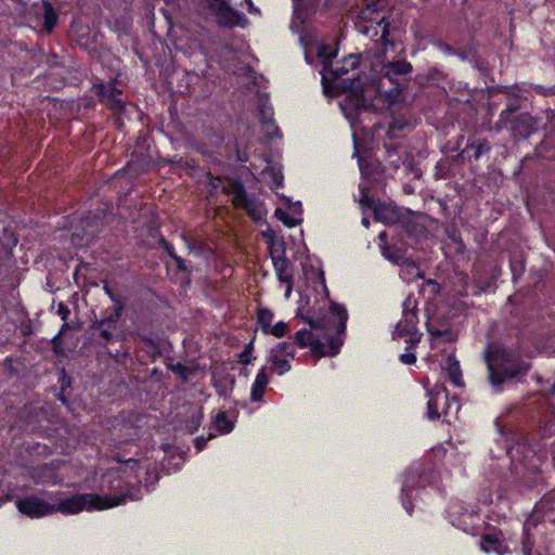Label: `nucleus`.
<instances>
[{
  "label": "nucleus",
  "instance_id": "a211bd4d",
  "mask_svg": "<svg viewBox=\"0 0 555 555\" xmlns=\"http://www.w3.org/2000/svg\"><path fill=\"white\" fill-rule=\"evenodd\" d=\"M218 16V23L222 27L232 28L234 26H244V15L232 9L229 2H221L220 5L211 9Z\"/></svg>",
  "mask_w": 555,
  "mask_h": 555
},
{
  "label": "nucleus",
  "instance_id": "69168bd1",
  "mask_svg": "<svg viewBox=\"0 0 555 555\" xmlns=\"http://www.w3.org/2000/svg\"><path fill=\"white\" fill-rule=\"evenodd\" d=\"M262 237L264 238L267 245H269V242H274L279 238L272 229L262 231Z\"/></svg>",
  "mask_w": 555,
  "mask_h": 555
},
{
  "label": "nucleus",
  "instance_id": "052dcab7",
  "mask_svg": "<svg viewBox=\"0 0 555 555\" xmlns=\"http://www.w3.org/2000/svg\"><path fill=\"white\" fill-rule=\"evenodd\" d=\"M253 359H254L253 353H250L249 351H246L245 349H243L237 356V362L243 365L250 364Z\"/></svg>",
  "mask_w": 555,
  "mask_h": 555
},
{
  "label": "nucleus",
  "instance_id": "bb28decb",
  "mask_svg": "<svg viewBox=\"0 0 555 555\" xmlns=\"http://www.w3.org/2000/svg\"><path fill=\"white\" fill-rule=\"evenodd\" d=\"M267 362L269 363V370L276 373L279 376H282L292 370L291 361L280 354H276V352H269Z\"/></svg>",
  "mask_w": 555,
  "mask_h": 555
},
{
  "label": "nucleus",
  "instance_id": "393cba45",
  "mask_svg": "<svg viewBox=\"0 0 555 555\" xmlns=\"http://www.w3.org/2000/svg\"><path fill=\"white\" fill-rule=\"evenodd\" d=\"M222 192L227 195H233L232 204L234 207H238L240 203L248 196L244 183L238 178L230 179L229 184L222 189Z\"/></svg>",
  "mask_w": 555,
  "mask_h": 555
},
{
  "label": "nucleus",
  "instance_id": "2eb2a0df",
  "mask_svg": "<svg viewBox=\"0 0 555 555\" xmlns=\"http://www.w3.org/2000/svg\"><path fill=\"white\" fill-rule=\"evenodd\" d=\"M257 109L259 121L261 124V128L264 132V135L268 139L282 138V131L276 125V121L274 119L273 107L270 104L267 95L264 98L259 99Z\"/></svg>",
  "mask_w": 555,
  "mask_h": 555
},
{
  "label": "nucleus",
  "instance_id": "dca6fc26",
  "mask_svg": "<svg viewBox=\"0 0 555 555\" xmlns=\"http://www.w3.org/2000/svg\"><path fill=\"white\" fill-rule=\"evenodd\" d=\"M93 91L99 98V101L111 109L122 111L125 108V103L120 99L121 90L118 89L114 82L94 83Z\"/></svg>",
  "mask_w": 555,
  "mask_h": 555
},
{
  "label": "nucleus",
  "instance_id": "aec40b11",
  "mask_svg": "<svg viewBox=\"0 0 555 555\" xmlns=\"http://www.w3.org/2000/svg\"><path fill=\"white\" fill-rule=\"evenodd\" d=\"M134 339L141 344L140 350L144 353L143 357L151 361L155 362L158 358L162 357V349L153 337L144 333H135Z\"/></svg>",
  "mask_w": 555,
  "mask_h": 555
},
{
  "label": "nucleus",
  "instance_id": "cd10ccee",
  "mask_svg": "<svg viewBox=\"0 0 555 555\" xmlns=\"http://www.w3.org/2000/svg\"><path fill=\"white\" fill-rule=\"evenodd\" d=\"M525 103V100L521 98H513L508 99V101L505 104L504 109L501 112L499 116L498 124L508 121L509 119L516 117L518 114H520V109L522 107V104Z\"/></svg>",
  "mask_w": 555,
  "mask_h": 555
},
{
  "label": "nucleus",
  "instance_id": "ddd939ff",
  "mask_svg": "<svg viewBox=\"0 0 555 555\" xmlns=\"http://www.w3.org/2000/svg\"><path fill=\"white\" fill-rule=\"evenodd\" d=\"M427 412L426 417L429 421H437L443 417V422L449 424L447 420L449 409V391L447 387H435L427 391Z\"/></svg>",
  "mask_w": 555,
  "mask_h": 555
},
{
  "label": "nucleus",
  "instance_id": "13d9d810",
  "mask_svg": "<svg viewBox=\"0 0 555 555\" xmlns=\"http://www.w3.org/2000/svg\"><path fill=\"white\" fill-rule=\"evenodd\" d=\"M202 418H203V415L201 413H198L197 415H193L188 421V428L191 430V433H194L198 429V427L201 426Z\"/></svg>",
  "mask_w": 555,
  "mask_h": 555
},
{
  "label": "nucleus",
  "instance_id": "4468645a",
  "mask_svg": "<svg viewBox=\"0 0 555 555\" xmlns=\"http://www.w3.org/2000/svg\"><path fill=\"white\" fill-rule=\"evenodd\" d=\"M461 141L456 142V146H453V152L460 150V152L453 156V164L457 162H476L479 160L483 155L488 154L491 150L490 142L486 138H470L467 140L464 147H461Z\"/></svg>",
  "mask_w": 555,
  "mask_h": 555
},
{
  "label": "nucleus",
  "instance_id": "8fccbe9b",
  "mask_svg": "<svg viewBox=\"0 0 555 555\" xmlns=\"http://www.w3.org/2000/svg\"><path fill=\"white\" fill-rule=\"evenodd\" d=\"M513 282H516L525 272V264L522 262H515L511 260L509 262Z\"/></svg>",
  "mask_w": 555,
  "mask_h": 555
},
{
  "label": "nucleus",
  "instance_id": "72a5a7b5",
  "mask_svg": "<svg viewBox=\"0 0 555 555\" xmlns=\"http://www.w3.org/2000/svg\"><path fill=\"white\" fill-rule=\"evenodd\" d=\"M166 367L168 371L178 375L181 383H186L191 375H195L197 373V366H186L180 362L176 364L166 363Z\"/></svg>",
  "mask_w": 555,
  "mask_h": 555
},
{
  "label": "nucleus",
  "instance_id": "6e6d98bb",
  "mask_svg": "<svg viewBox=\"0 0 555 555\" xmlns=\"http://www.w3.org/2000/svg\"><path fill=\"white\" fill-rule=\"evenodd\" d=\"M158 243L171 259L178 255L173 245L168 242L162 234L159 236Z\"/></svg>",
  "mask_w": 555,
  "mask_h": 555
},
{
  "label": "nucleus",
  "instance_id": "c03bdc74",
  "mask_svg": "<svg viewBox=\"0 0 555 555\" xmlns=\"http://www.w3.org/2000/svg\"><path fill=\"white\" fill-rule=\"evenodd\" d=\"M360 193H361V199H360L361 205L371 209L372 211H374L375 208L377 207V205H379V203H382L380 201H376L373 196H371L369 190L365 188H360Z\"/></svg>",
  "mask_w": 555,
  "mask_h": 555
},
{
  "label": "nucleus",
  "instance_id": "37998d69",
  "mask_svg": "<svg viewBox=\"0 0 555 555\" xmlns=\"http://www.w3.org/2000/svg\"><path fill=\"white\" fill-rule=\"evenodd\" d=\"M404 232L406 236L412 238H418L420 236L425 234L426 229L423 225L417 224L414 221H408L403 224Z\"/></svg>",
  "mask_w": 555,
  "mask_h": 555
},
{
  "label": "nucleus",
  "instance_id": "864d4df0",
  "mask_svg": "<svg viewBox=\"0 0 555 555\" xmlns=\"http://www.w3.org/2000/svg\"><path fill=\"white\" fill-rule=\"evenodd\" d=\"M117 322H118V319H115L113 314H108L107 317H104L102 318L99 322H98V326L96 327H107V328H112V330H116L117 328Z\"/></svg>",
  "mask_w": 555,
  "mask_h": 555
},
{
  "label": "nucleus",
  "instance_id": "f8f14e48",
  "mask_svg": "<svg viewBox=\"0 0 555 555\" xmlns=\"http://www.w3.org/2000/svg\"><path fill=\"white\" fill-rule=\"evenodd\" d=\"M15 505L22 515L31 519H39L54 514L53 503L36 494L18 498L15 501Z\"/></svg>",
  "mask_w": 555,
  "mask_h": 555
},
{
  "label": "nucleus",
  "instance_id": "f257e3e1",
  "mask_svg": "<svg viewBox=\"0 0 555 555\" xmlns=\"http://www.w3.org/2000/svg\"><path fill=\"white\" fill-rule=\"evenodd\" d=\"M349 72H320L323 93L328 98L346 94L340 107L346 117L353 118L362 111H375L376 100L387 107L399 103L402 96V85L398 77L410 72H373L370 79L366 72H358L354 77H347Z\"/></svg>",
  "mask_w": 555,
  "mask_h": 555
},
{
  "label": "nucleus",
  "instance_id": "a19ab883",
  "mask_svg": "<svg viewBox=\"0 0 555 555\" xmlns=\"http://www.w3.org/2000/svg\"><path fill=\"white\" fill-rule=\"evenodd\" d=\"M274 216L278 220H280L285 227L292 229L301 222V219H297L288 215L283 208L278 207L274 211Z\"/></svg>",
  "mask_w": 555,
  "mask_h": 555
},
{
  "label": "nucleus",
  "instance_id": "a878e982",
  "mask_svg": "<svg viewBox=\"0 0 555 555\" xmlns=\"http://www.w3.org/2000/svg\"><path fill=\"white\" fill-rule=\"evenodd\" d=\"M237 208H243L255 222L260 221L264 216L263 204L249 196H247L245 201H242Z\"/></svg>",
  "mask_w": 555,
  "mask_h": 555
},
{
  "label": "nucleus",
  "instance_id": "4c0bfd02",
  "mask_svg": "<svg viewBox=\"0 0 555 555\" xmlns=\"http://www.w3.org/2000/svg\"><path fill=\"white\" fill-rule=\"evenodd\" d=\"M534 154L544 159L555 158V146H553L548 139L542 140L540 145L535 146Z\"/></svg>",
  "mask_w": 555,
  "mask_h": 555
},
{
  "label": "nucleus",
  "instance_id": "a18cd8bd",
  "mask_svg": "<svg viewBox=\"0 0 555 555\" xmlns=\"http://www.w3.org/2000/svg\"><path fill=\"white\" fill-rule=\"evenodd\" d=\"M99 330V339L102 340L105 345L109 343H115L119 340L120 335L114 334L112 328L107 327H98Z\"/></svg>",
  "mask_w": 555,
  "mask_h": 555
},
{
  "label": "nucleus",
  "instance_id": "bf43d9fd",
  "mask_svg": "<svg viewBox=\"0 0 555 555\" xmlns=\"http://www.w3.org/2000/svg\"><path fill=\"white\" fill-rule=\"evenodd\" d=\"M447 454V449L440 444L431 449V456L438 463L440 460H442Z\"/></svg>",
  "mask_w": 555,
  "mask_h": 555
},
{
  "label": "nucleus",
  "instance_id": "f704fd0d",
  "mask_svg": "<svg viewBox=\"0 0 555 555\" xmlns=\"http://www.w3.org/2000/svg\"><path fill=\"white\" fill-rule=\"evenodd\" d=\"M274 318V313L271 309L261 307L257 311V324L261 328V332L263 334L267 333V331L271 327L272 321Z\"/></svg>",
  "mask_w": 555,
  "mask_h": 555
},
{
  "label": "nucleus",
  "instance_id": "c756f323",
  "mask_svg": "<svg viewBox=\"0 0 555 555\" xmlns=\"http://www.w3.org/2000/svg\"><path fill=\"white\" fill-rule=\"evenodd\" d=\"M272 264L279 282H289L292 274V263L287 257L273 258Z\"/></svg>",
  "mask_w": 555,
  "mask_h": 555
},
{
  "label": "nucleus",
  "instance_id": "5701e85b",
  "mask_svg": "<svg viewBox=\"0 0 555 555\" xmlns=\"http://www.w3.org/2000/svg\"><path fill=\"white\" fill-rule=\"evenodd\" d=\"M34 478L38 482L57 485L61 478L57 475L56 467L52 463H44L34 469Z\"/></svg>",
  "mask_w": 555,
  "mask_h": 555
},
{
  "label": "nucleus",
  "instance_id": "6e6552de",
  "mask_svg": "<svg viewBox=\"0 0 555 555\" xmlns=\"http://www.w3.org/2000/svg\"><path fill=\"white\" fill-rule=\"evenodd\" d=\"M417 299L414 294H409L402 302V320L396 325L395 337H408L405 339L406 349L416 348L421 334L417 331L418 309Z\"/></svg>",
  "mask_w": 555,
  "mask_h": 555
},
{
  "label": "nucleus",
  "instance_id": "9b49d317",
  "mask_svg": "<svg viewBox=\"0 0 555 555\" xmlns=\"http://www.w3.org/2000/svg\"><path fill=\"white\" fill-rule=\"evenodd\" d=\"M499 130L509 132L515 142L525 141L539 129V119L529 113H520L508 121L498 124Z\"/></svg>",
  "mask_w": 555,
  "mask_h": 555
},
{
  "label": "nucleus",
  "instance_id": "3c124183",
  "mask_svg": "<svg viewBox=\"0 0 555 555\" xmlns=\"http://www.w3.org/2000/svg\"><path fill=\"white\" fill-rule=\"evenodd\" d=\"M462 385L463 379L460 362L453 357V386L461 387Z\"/></svg>",
  "mask_w": 555,
  "mask_h": 555
},
{
  "label": "nucleus",
  "instance_id": "ea45409f",
  "mask_svg": "<svg viewBox=\"0 0 555 555\" xmlns=\"http://www.w3.org/2000/svg\"><path fill=\"white\" fill-rule=\"evenodd\" d=\"M460 105L464 106V109L467 111L469 116H475L476 115L477 109H476L475 104L470 100L469 95L465 100H461L459 98H454L453 96V104H452V107H453V120L455 119V114L460 109L459 108Z\"/></svg>",
  "mask_w": 555,
  "mask_h": 555
},
{
  "label": "nucleus",
  "instance_id": "e433bc0d",
  "mask_svg": "<svg viewBox=\"0 0 555 555\" xmlns=\"http://www.w3.org/2000/svg\"><path fill=\"white\" fill-rule=\"evenodd\" d=\"M402 167L406 175H412L414 179H420L422 177V169L420 167V163L415 162L414 158L406 152H404Z\"/></svg>",
  "mask_w": 555,
  "mask_h": 555
},
{
  "label": "nucleus",
  "instance_id": "0e129e2a",
  "mask_svg": "<svg viewBox=\"0 0 555 555\" xmlns=\"http://www.w3.org/2000/svg\"><path fill=\"white\" fill-rule=\"evenodd\" d=\"M173 261L176 262V266H177V270L179 272H185L188 271V267H186V262L185 260L180 257L179 255H177L176 257L172 258Z\"/></svg>",
  "mask_w": 555,
  "mask_h": 555
},
{
  "label": "nucleus",
  "instance_id": "c85d7f7f",
  "mask_svg": "<svg viewBox=\"0 0 555 555\" xmlns=\"http://www.w3.org/2000/svg\"><path fill=\"white\" fill-rule=\"evenodd\" d=\"M41 8H42V16H43L42 28L46 33L50 34L53 31V29L57 23L59 16L50 1L42 0Z\"/></svg>",
  "mask_w": 555,
  "mask_h": 555
},
{
  "label": "nucleus",
  "instance_id": "7c9ffc66",
  "mask_svg": "<svg viewBox=\"0 0 555 555\" xmlns=\"http://www.w3.org/2000/svg\"><path fill=\"white\" fill-rule=\"evenodd\" d=\"M57 383L60 385V392L56 395V398L62 404L68 406L69 399L67 396V389H72L73 378L70 375H68V373L66 372L65 369L61 370V372L59 374Z\"/></svg>",
  "mask_w": 555,
  "mask_h": 555
},
{
  "label": "nucleus",
  "instance_id": "4d7b16f0",
  "mask_svg": "<svg viewBox=\"0 0 555 555\" xmlns=\"http://www.w3.org/2000/svg\"><path fill=\"white\" fill-rule=\"evenodd\" d=\"M215 438V435L209 434L208 437L198 436L194 439V447L199 452L203 451L207 444V441Z\"/></svg>",
  "mask_w": 555,
  "mask_h": 555
},
{
  "label": "nucleus",
  "instance_id": "79ce46f5",
  "mask_svg": "<svg viewBox=\"0 0 555 555\" xmlns=\"http://www.w3.org/2000/svg\"><path fill=\"white\" fill-rule=\"evenodd\" d=\"M270 352H276L281 357H288L291 359L295 358V349L293 345L288 341H282L276 344L273 348H271Z\"/></svg>",
  "mask_w": 555,
  "mask_h": 555
},
{
  "label": "nucleus",
  "instance_id": "603ef678",
  "mask_svg": "<svg viewBox=\"0 0 555 555\" xmlns=\"http://www.w3.org/2000/svg\"><path fill=\"white\" fill-rule=\"evenodd\" d=\"M414 350H415V348L410 349V350H408L405 348L406 352L400 354V357H399L400 362L403 363V364H406V365L415 364L417 358H416V354H415Z\"/></svg>",
  "mask_w": 555,
  "mask_h": 555
},
{
  "label": "nucleus",
  "instance_id": "7ed1b4c3",
  "mask_svg": "<svg viewBox=\"0 0 555 555\" xmlns=\"http://www.w3.org/2000/svg\"><path fill=\"white\" fill-rule=\"evenodd\" d=\"M320 0H293L294 15L292 28L300 34V42L305 48V57L308 64L313 66H322L321 69H334L332 60L336 56L337 51L332 46L319 43L309 37L304 25L315 13Z\"/></svg>",
  "mask_w": 555,
  "mask_h": 555
},
{
  "label": "nucleus",
  "instance_id": "4be33fe9",
  "mask_svg": "<svg viewBox=\"0 0 555 555\" xmlns=\"http://www.w3.org/2000/svg\"><path fill=\"white\" fill-rule=\"evenodd\" d=\"M384 147L386 167L397 171L402 166L405 151L401 153L402 147L392 142L385 143Z\"/></svg>",
  "mask_w": 555,
  "mask_h": 555
},
{
  "label": "nucleus",
  "instance_id": "338daca9",
  "mask_svg": "<svg viewBox=\"0 0 555 555\" xmlns=\"http://www.w3.org/2000/svg\"><path fill=\"white\" fill-rule=\"evenodd\" d=\"M103 291H104V293L108 296V298H109L112 301H115V300H117V299H119V298H120V296H119V295H117V294H116V293H115V292H114V291H113V289L107 285V283H105V284L103 285Z\"/></svg>",
  "mask_w": 555,
  "mask_h": 555
},
{
  "label": "nucleus",
  "instance_id": "0eeeda50",
  "mask_svg": "<svg viewBox=\"0 0 555 555\" xmlns=\"http://www.w3.org/2000/svg\"><path fill=\"white\" fill-rule=\"evenodd\" d=\"M436 463L430 464L428 467L413 468L410 467L404 476L401 487V501L402 506L409 515H412V492L416 489L434 486L440 480V474L436 468Z\"/></svg>",
  "mask_w": 555,
  "mask_h": 555
},
{
  "label": "nucleus",
  "instance_id": "e2e57ef3",
  "mask_svg": "<svg viewBox=\"0 0 555 555\" xmlns=\"http://www.w3.org/2000/svg\"><path fill=\"white\" fill-rule=\"evenodd\" d=\"M57 314L64 322H66L70 314V310L64 302H60L57 305Z\"/></svg>",
  "mask_w": 555,
  "mask_h": 555
},
{
  "label": "nucleus",
  "instance_id": "49530a36",
  "mask_svg": "<svg viewBox=\"0 0 555 555\" xmlns=\"http://www.w3.org/2000/svg\"><path fill=\"white\" fill-rule=\"evenodd\" d=\"M287 332L288 324L285 323L284 321H280L275 323L273 326L271 325V327L267 331L264 335H272L276 338H282L287 334Z\"/></svg>",
  "mask_w": 555,
  "mask_h": 555
},
{
  "label": "nucleus",
  "instance_id": "de8ad7c7",
  "mask_svg": "<svg viewBox=\"0 0 555 555\" xmlns=\"http://www.w3.org/2000/svg\"><path fill=\"white\" fill-rule=\"evenodd\" d=\"M451 172V162L447 158L444 160H440L436 165L435 176L437 178H448Z\"/></svg>",
  "mask_w": 555,
  "mask_h": 555
},
{
  "label": "nucleus",
  "instance_id": "423d86ee",
  "mask_svg": "<svg viewBox=\"0 0 555 555\" xmlns=\"http://www.w3.org/2000/svg\"><path fill=\"white\" fill-rule=\"evenodd\" d=\"M427 331L430 335L431 347L440 350V344L451 343V310L448 307H436L431 314H428L426 322ZM443 358L441 361L442 372L447 378L451 379V353H447L446 348H441Z\"/></svg>",
  "mask_w": 555,
  "mask_h": 555
},
{
  "label": "nucleus",
  "instance_id": "b1692460",
  "mask_svg": "<svg viewBox=\"0 0 555 555\" xmlns=\"http://www.w3.org/2000/svg\"><path fill=\"white\" fill-rule=\"evenodd\" d=\"M268 384H269V376L267 374V367L262 366L257 372L255 380L251 385L250 400L253 402H259L263 399Z\"/></svg>",
  "mask_w": 555,
  "mask_h": 555
},
{
  "label": "nucleus",
  "instance_id": "774afa93",
  "mask_svg": "<svg viewBox=\"0 0 555 555\" xmlns=\"http://www.w3.org/2000/svg\"><path fill=\"white\" fill-rule=\"evenodd\" d=\"M457 55L462 59V60H466V59H475V52L472 50V49H468V50H464L460 53H457Z\"/></svg>",
  "mask_w": 555,
  "mask_h": 555
},
{
  "label": "nucleus",
  "instance_id": "58836bf2",
  "mask_svg": "<svg viewBox=\"0 0 555 555\" xmlns=\"http://www.w3.org/2000/svg\"><path fill=\"white\" fill-rule=\"evenodd\" d=\"M268 250L271 260L273 258L286 257V244L283 237H279L274 242H269Z\"/></svg>",
  "mask_w": 555,
  "mask_h": 555
},
{
  "label": "nucleus",
  "instance_id": "680f3d73",
  "mask_svg": "<svg viewBox=\"0 0 555 555\" xmlns=\"http://www.w3.org/2000/svg\"><path fill=\"white\" fill-rule=\"evenodd\" d=\"M387 69H412V65L405 61H397L388 63Z\"/></svg>",
  "mask_w": 555,
  "mask_h": 555
},
{
  "label": "nucleus",
  "instance_id": "39448f33",
  "mask_svg": "<svg viewBox=\"0 0 555 555\" xmlns=\"http://www.w3.org/2000/svg\"><path fill=\"white\" fill-rule=\"evenodd\" d=\"M101 489L106 493L100 494L104 501L96 505L112 504L105 509L119 506L127 501L141 500L143 496L142 487L138 482H131L119 469H109L102 476Z\"/></svg>",
  "mask_w": 555,
  "mask_h": 555
},
{
  "label": "nucleus",
  "instance_id": "9d476101",
  "mask_svg": "<svg viewBox=\"0 0 555 555\" xmlns=\"http://www.w3.org/2000/svg\"><path fill=\"white\" fill-rule=\"evenodd\" d=\"M113 203L111 201H102L99 206L88 211L81 219L83 233L80 237V244H89L101 229L107 223L108 217L113 214Z\"/></svg>",
  "mask_w": 555,
  "mask_h": 555
},
{
  "label": "nucleus",
  "instance_id": "473e14b6",
  "mask_svg": "<svg viewBox=\"0 0 555 555\" xmlns=\"http://www.w3.org/2000/svg\"><path fill=\"white\" fill-rule=\"evenodd\" d=\"M373 215L376 221L386 224L393 223L398 219L396 209L383 202L379 203V205H377V207L373 211Z\"/></svg>",
  "mask_w": 555,
  "mask_h": 555
},
{
  "label": "nucleus",
  "instance_id": "412c9836",
  "mask_svg": "<svg viewBox=\"0 0 555 555\" xmlns=\"http://www.w3.org/2000/svg\"><path fill=\"white\" fill-rule=\"evenodd\" d=\"M386 236L387 235L385 232H382L378 235L380 240V251L383 257L393 264L399 266L403 263L405 260L403 250L395 245H389L386 242Z\"/></svg>",
  "mask_w": 555,
  "mask_h": 555
},
{
  "label": "nucleus",
  "instance_id": "c9c22d12",
  "mask_svg": "<svg viewBox=\"0 0 555 555\" xmlns=\"http://www.w3.org/2000/svg\"><path fill=\"white\" fill-rule=\"evenodd\" d=\"M215 426L222 434H230L234 429V422L231 421L224 411L218 412L215 417Z\"/></svg>",
  "mask_w": 555,
  "mask_h": 555
},
{
  "label": "nucleus",
  "instance_id": "1a4fd4ad",
  "mask_svg": "<svg viewBox=\"0 0 555 555\" xmlns=\"http://www.w3.org/2000/svg\"><path fill=\"white\" fill-rule=\"evenodd\" d=\"M104 501L100 494L94 493H78L69 498L61 499L57 503H53L55 513L64 515H75L82 511L105 509L111 504L96 505V503Z\"/></svg>",
  "mask_w": 555,
  "mask_h": 555
},
{
  "label": "nucleus",
  "instance_id": "6ab92c4d",
  "mask_svg": "<svg viewBox=\"0 0 555 555\" xmlns=\"http://www.w3.org/2000/svg\"><path fill=\"white\" fill-rule=\"evenodd\" d=\"M480 548L485 553H496L499 555H503L505 553V547L502 531L493 530V532L481 534Z\"/></svg>",
  "mask_w": 555,
  "mask_h": 555
},
{
  "label": "nucleus",
  "instance_id": "2f4dec72",
  "mask_svg": "<svg viewBox=\"0 0 555 555\" xmlns=\"http://www.w3.org/2000/svg\"><path fill=\"white\" fill-rule=\"evenodd\" d=\"M373 215L376 221L386 224L393 223L398 219L396 209L383 202L379 203V205H377V207L373 211Z\"/></svg>",
  "mask_w": 555,
  "mask_h": 555
},
{
  "label": "nucleus",
  "instance_id": "20e7f679",
  "mask_svg": "<svg viewBox=\"0 0 555 555\" xmlns=\"http://www.w3.org/2000/svg\"><path fill=\"white\" fill-rule=\"evenodd\" d=\"M486 362L490 383L494 387H500L513 378H519L531 369L529 362L525 361L519 354L506 349L487 352Z\"/></svg>",
  "mask_w": 555,
  "mask_h": 555
},
{
  "label": "nucleus",
  "instance_id": "09e8293b",
  "mask_svg": "<svg viewBox=\"0 0 555 555\" xmlns=\"http://www.w3.org/2000/svg\"><path fill=\"white\" fill-rule=\"evenodd\" d=\"M62 332H59L52 339V351L56 357H64L66 354V350L64 348V343L61 339Z\"/></svg>",
  "mask_w": 555,
  "mask_h": 555
},
{
  "label": "nucleus",
  "instance_id": "5fc2aeb1",
  "mask_svg": "<svg viewBox=\"0 0 555 555\" xmlns=\"http://www.w3.org/2000/svg\"><path fill=\"white\" fill-rule=\"evenodd\" d=\"M113 302H114V307L111 311V314H113L115 319L119 320L124 313L126 302L121 297Z\"/></svg>",
  "mask_w": 555,
  "mask_h": 555
},
{
  "label": "nucleus",
  "instance_id": "f03ea898",
  "mask_svg": "<svg viewBox=\"0 0 555 555\" xmlns=\"http://www.w3.org/2000/svg\"><path fill=\"white\" fill-rule=\"evenodd\" d=\"M296 315L310 326V330L301 328L295 333L294 341L299 348H310L317 360L340 352L348 321L344 305L331 301L327 309L315 305L307 309L300 307Z\"/></svg>",
  "mask_w": 555,
  "mask_h": 555
},
{
  "label": "nucleus",
  "instance_id": "f3484780",
  "mask_svg": "<svg viewBox=\"0 0 555 555\" xmlns=\"http://www.w3.org/2000/svg\"><path fill=\"white\" fill-rule=\"evenodd\" d=\"M541 521L542 517L539 514V507L537 504L522 526V537L520 542V552L522 555H532L535 543L534 533L532 531L538 528Z\"/></svg>",
  "mask_w": 555,
  "mask_h": 555
}]
</instances>
